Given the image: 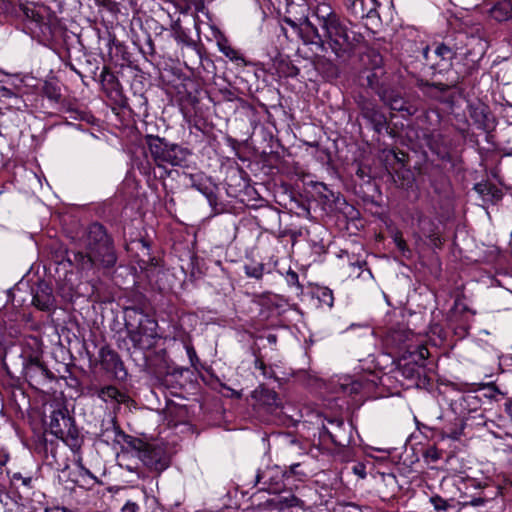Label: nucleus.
<instances>
[{
  "mask_svg": "<svg viewBox=\"0 0 512 512\" xmlns=\"http://www.w3.org/2000/svg\"><path fill=\"white\" fill-rule=\"evenodd\" d=\"M453 49L454 48L448 46V44L445 41L436 46L435 54L441 60L451 62L455 58V55L453 54Z\"/></svg>",
  "mask_w": 512,
  "mask_h": 512,
  "instance_id": "obj_37",
  "label": "nucleus"
},
{
  "mask_svg": "<svg viewBox=\"0 0 512 512\" xmlns=\"http://www.w3.org/2000/svg\"><path fill=\"white\" fill-rule=\"evenodd\" d=\"M394 157L397 162L401 163L402 165H405L408 155L403 151H398V152H394Z\"/></svg>",
  "mask_w": 512,
  "mask_h": 512,
  "instance_id": "obj_53",
  "label": "nucleus"
},
{
  "mask_svg": "<svg viewBox=\"0 0 512 512\" xmlns=\"http://www.w3.org/2000/svg\"><path fill=\"white\" fill-rule=\"evenodd\" d=\"M1 96L4 98H14L16 101L21 100L11 89L6 87H2Z\"/></svg>",
  "mask_w": 512,
  "mask_h": 512,
  "instance_id": "obj_52",
  "label": "nucleus"
},
{
  "mask_svg": "<svg viewBox=\"0 0 512 512\" xmlns=\"http://www.w3.org/2000/svg\"><path fill=\"white\" fill-rule=\"evenodd\" d=\"M424 139L428 148L437 155L441 161H452L451 143L445 135L438 131H432L425 134Z\"/></svg>",
  "mask_w": 512,
  "mask_h": 512,
  "instance_id": "obj_15",
  "label": "nucleus"
},
{
  "mask_svg": "<svg viewBox=\"0 0 512 512\" xmlns=\"http://www.w3.org/2000/svg\"><path fill=\"white\" fill-rule=\"evenodd\" d=\"M349 507L351 508L349 512H364L362 508L357 506L356 504H349Z\"/></svg>",
  "mask_w": 512,
  "mask_h": 512,
  "instance_id": "obj_62",
  "label": "nucleus"
},
{
  "mask_svg": "<svg viewBox=\"0 0 512 512\" xmlns=\"http://www.w3.org/2000/svg\"><path fill=\"white\" fill-rule=\"evenodd\" d=\"M287 472L285 478L295 477L297 480L302 481L309 477V473L301 462L293 463L288 469H284Z\"/></svg>",
  "mask_w": 512,
  "mask_h": 512,
  "instance_id": "obj_33",
  "label": "nucleus"
},
{
  "mask_svg": "<svg viewBox=\"0 0 512 512\" xmlns=\"http://www.w3.org/2000/svg\"><path fill=\"white\" fill-rule=\"evenodd\" d=\"M423 456L427 460L436 462L440 459L441 452L435 446H431L424 451Z\"/></svg>",
  "mask_w": 512,
  "mask_h": 512,
  "instance_id": "obj_46",
  "label": "nucleus"
},
{
  "mask_svg": "<svg viewBox=\"0 0 512 512\" xmlns=\"http://www.w3.org/2000/svg\"><path fill=\"white\" fill-rule=\"evenodd\" d=\"M480 388L488 390V393H485L484 396L489 399H495L497 394L504 395V393L498 388V386L494 382L481 384Z\"/></svg>",
  "mask_w": 512,
  "mask_h": 512,
  "instance_id": "obj_44",
  "label": "nucleus"
},
{
  "mask_svg": "<svg viewBox=\"0 0 512 512\" xmlns=\"http://www.w3.org/2000/svg\"><path fill=\"white\" fill-rule=\"evenodd\" d=\"M430 503L433 505L436 512H446L450 508H453V505L448 500L439 495H433L430 498Z\"/></svg>",
  "mask_w": 512,
  "mask_h": 512,
  "instance_id": "obj_39",
  "label": "nucleus"
},
{
  "mask_svg": "<svg viewBox=\"0 0 512 512\" xmlns=\"http://www.w3.org/2000/svg\"><path fill=\"white\" fill-rule=\"evenodd\" d=\"M80 239L85 251L72 252L67 257L78 271L89 273L95 269L111 270L116 266L118 253L114 237L104 224L98 221L90 223Z\"/></svg>",
  "mask_w": 512,
  "mask_h": 512,
  "instance_id": "obj_2",
  "label": "nucleus"
},
{
  "mask_svg": "<svg viewBox=\"0 0 512 512\" xmlns=\"http://www.w3.org/2000/svg\"><path fill=\"white\" fill-rule=\"evenodd\" d=\"M353 37H355V40H354V47L356 46L357 43H359L361 40H362V36L359 34V35H354Z\"/></svg>",
  "mask_w": 512,
  "mask_h": 512,
  "instance_id": "obj_64",
  "label": "nucleus"
},
{
  "mask_svg": "<svg viewBox=\"0 0 512 512\" xmlns=\"http://www.w3.org/2000/svg\"><path fill=\"white\" fill-rule=\"evenodd\" d=\"M486 503V499L482 497H473L469 502L466 504H469L474 507L482 506Z\"/></svg>",
  "mask_w": 512,
  "mask_h": 512,
  "instance_id": "obj_54",
  "label": "nucleus"
},
{
  "mask_svg": "<svg viewBox=\"0 0 512 512\" xmlns=\"http://www.w3.org/2000/svg\"><path fill=\"white\" fill-rule=\"evenodd\" d=\"M41 93L54 103H60L63 99L61 84L56 79L46 80L42 85Z\"/></svg>",
  "mask_w": 512,
  "mask_h": 512,
  "instance_id": "obj_27",
  "label": "nucleus"
},
{
  "mask_svg": "<svg viewBox=\"0 0 512 512\" xmlns=\"http://www.w3.org/2000/svg\"><path fill=\"white\" fill-rule=\"evenodd\" d=\"M139 459L147 468L158 473L170 466V456L164 448L158 445L148 443L143 452L139 454Z\"/></svg>",
  "mask_w": 512,
  "mask_h": 512,
  "instance_id": "obj_11",
  "label": "nucleus"
},
{
  "mask_svg": "<svg viewBox=\"0 0 512 512\" xmlns=\"http://www.w3.org/2000/svg\"><path fill=\"white\" fill-rule=\"evenodd\" d=\"M49 420L45 421L48 431L61 439L70 447L80 446L79 431L75 426L74 419L69 415L65 407L53 409L49 415Z\"/></svg>",
  "mask_w": 512,
  "mask_h": 512,
  "instance_id": "obj_6",
  "label": "nucleus"
},
{
  "mask_svg": "<svg viewBox=\"0 0 512 512\" xmlns=\"http://www.w3.org/2000/svg\"><path fill=\"white\" fill-rule=\"evenodd\" d=\"M327 425L323 424L321 437H327L335 446L346 447L352 441V426L345 424L343 418L325 417Z\"/></svg>",
  "mask_w": 512,
  "mask_h": 512,
  "instance_id": "obj_9",
  "label": "nucleus"
},
{
  "mask_svg": "<svg viewBox=\"0 0 512 512\" xmlns=\"http://www.w3.org/2000/svg\"><path fill=\"white\" fill-rule=\"evenodd\" d=\"M191 187L202 193L209 201L210 204L216 201V195L207 179L201 174H189Z\"/></svg>",
  "mask_w": 512,
  "mask_h": 512,
  "instance_id": "obj_25",
  "label": "nucleus"
},
{
  "mask_svg": "<svg viewBox=\"0 0 512 512\" xmlns=\"http://www.w3.org/2000/svg\"><path fill=\"white\" fill-rule=\"evenodd\" d=\"M101 437H107L106 442L109 439L113 441H120L119 438L132 450L137 452V456L143 452L146 448L147 444L142 439L131 436L123 432L118 425H116L115 421L110 422V427H108L105 431L100 434Z\"/></svg>",
  "mask_w": 512,
  "mask_h": 512,
  "instance_id": "obj_14",
  "label": "nucleus"
},
{
  "mask_svg": "<svg viewBox=\"0 0 512 512\" xmlns=\"http://www.w3.org/2000/svg\"><path fill=\"white\" fill-rule=\"evenodd\" d=\"M419 368L410 367L409 364L403 367V374L408 378H413L415 376H419Z\"/></svg>",
  "mask_w": 512,
  "mask_h": 512,
  "instance_id": "obj_50",
  "label": "nucleus"
},
{
  "mask_svg": "<svg viewBox=\"0 0 512 512\" xmlns=\"http://www.w3.org/2000/svg\"><path fill=\"white\" fill-rule=\"evenodd\" d=\"M251 397L255 401L254 406L262 408L266 412L272 413L282 405L279 395L265 385H260L256 388L252 392Z\"/></svg>",
  "mask_w": 512,
  "mask_h": 512,
  "instance_id": "obj_16",
  "label": "nucleus"
},
{
  "mask_svg": "<svg viewBox=\"0 0 512 512\" xmlns=\"http://www.w3.org/2000/svg\"><path fill=\"white\" fill-rule=\"evenodd\" d=\"M72 481L78 487L86 490H90L94 485L102 483L97 477H79V474L77 475V478L73 479Z\"/></svg>",
  "mask_w": 512,
  "mask_h": 512,
  "instance_id": "obj_40",
  "label": "nucleus"
},
{
  "mask_svg": "<svg viewBox=\"0 0 512 512\" xmlns=\"http://www.w3.org/2000/svg\"><path fill=\"white\" fill-rule=\"evenodd\" d=\"M355 102L362 117L370 124L382 121V119L386 118L385 114L377 107L376 103L372 99L365 97L364 95H358L355 98Z\"/></svg>",
  "mask_w": 512,
  "mask_h": 512,
  "instance_id": "obj_18",
  "label": "nucleus"
},
{
  "mask_svg": "<svg viewBox=\"0 0 512 512\" xmlns=\"http://www.w3.org/2000/svg\"><path fill=\"white\" fill-rule=\"evenodd\" d=\"M465 37H468L467 34L460 33L455 39L453 40H447L446 43L448 46L455 48L453 49V54L456 56L460 51H462L465 46Z\"/></svg>",
  "mask_w": 512,
  "mask_h": 512,
  "instance_id": "obj_42",
  "label": "nucleus"
},
{
  "mask_svg": "<svg viewBox=\"0 0 512 512\" xmlns=\"http://www.w3.org/2000/svg\"><path fill=\"white\" fill-rule=\"evenodd\" d=\"M148 495L141 493L126 501L121 512H141V505L146 503Z\"/></svg>",
  "mask_w": 512,
  "mask_h": 512,
  "instance_id": "obj_32",
  "label": "nucleus"
},
{
  "mask_svg": "<svg viewBox=\"0 0 512 512\" xmlns=\"http://www.w3.org/2000/svg\"><path fill=\"white\" fill-rule=\"evenodd\" d=\"M308 495H317V492L312 487L300 486L296 487L294 490L284 491L269 502L273 509L280 511L294 508L304 511L310 507Z\"/></svg>",
  "mask_w": 512,
  "mask_h": 512,
  "instance_id": "obj_7",
  "label": "nucleus"
},
{
  "mask_svg": "<svg viewBox=\"0 0 512 512\" xmlns=\"http://www.w3.org/2000/svg\"><path fill=\"white\" fill-rule=\"evenodd\" d=\"M217 45H218V48L219 50L227 57L229 58L231 61H234V62H241V63H244L245 64V59L244 57L239 53L238 50L234 49L230 44H229V41L228 39L221 35L218 39H217Z\"/></svg>",
  "mask_w": 512,
  "mask_h": 512,
  "instance_id": "obj_29",
  "label": "nucleus"
},
{
  "mask_svg": "<svg viewBox=\"0 0 512 512\" xmlns=\"http://www.w3.org/2000/svg\"><path fill=\"white\" fill-rule=\"evenodd\" d=\"M303 13L300 17L291 15L284 17V22L292 28H299L307 36V41L324 45V38L337 57H343L354 50L355 37H350L347 27L330 6L322 4L316 7L312 15L305 14L308 7L301 6ZM291 14V10H288Z\"/></svg>",
  "mask_w": 512,
  "mask_h": 512,
  "instance_id": "obj_1",
  "label": "nucleus"
},
{
  "mask_svg": "<svg viewBox=\"0 0 512 512\" xmlns=\"http://www.w3.org/2000/svg\"><path fill=\"white\" fill-rule=\"evenodd\" d=\"M286 474L287 472L278 465H266L255 471L249 484L253 487L259 486L263 491L278 493Z\"/></svg>",
  "mask_w": 512,
  "mask_h": 512,
  "instance_id": "obj_8",
  "label": "nucleus"
},
{
  "mask_svg": "<svg viewBox=\"0 0 512 512\" xmlns=\"http://www.w3.org/2000/svg\"><path fill=\"white\" fill-rule=\"evenodd\" d=\"M266 338H267V341H268L270 344L275 345V344L277 343V335H276V334H272V333H270V334H268V335H267V337H266Z\"/></svg>",
  "mask_w": 512,
  "mask_h": 512,
  "instance_id": "obj_58",
  "label": "nucleus"
},
{
  "mask_svg": "<svg viewBox=\"0 0 512 512\" xmlns=\"http://www.w3.org/2000/svg\"><path fill=\"white\" fill-rule=\"evenodd\" d=\"M20 9L26 19L35 23L41 41L59 43L64 40L67 31L66 26L48 7H29L22 4Z\"/></svg>",
  "mask_w": 512,
  "mask_h": 512,
  "instance_id": "obj_5",
  "label": "nucleus"
},
{
  "mask_svg": "<svg viewBox=\"0 0 512 512\" xmlns=\"http://www.w3.org/2000/svg\"><path fill=\"white\" fill-rule=\"evenodd\" d=\"M394 243L399 249V251L402 253L403 256H407V254L410 253V249L407 246L406 241L404 240L402 234L400 232H397L394 235Z\"/></svg>",
  "mask_w": 512,
  "mask_h": 512,
  "instance_id": "obj_45",
  "label": "nucleus"
},
{
  "mask_svg": "<svg viewBox=\"0 0 512 512\" xmlns=\"http://www.w3.org/2000/svg\"><path fill=\"white\" fill-rule=\"evenodd\" d=\"M429 356V350L426 346L420 345L411 353L412 361L418 368L424 367L425 361Z\"/></svg>",
  "mask_w": 512,
  "mask_h": 512,
  "instance_id": "obj_36",
  "label": "nucleus"
},
{
  "mask_svg": "<svg viewBox=\"0 0 512 512\" xmlns=\"http://www.w3.org/2000/svg\"><path fill=\"white\" fill-rule=\"evenodd\" d=\"M145 142L155 165L159 169H163L160 178L170 175V171L166 169L165 164L181 168L190 167L189 158L192 156V152L188 148L170 143L165 138L151 134L145 136Z\"/></svg>",
  "mask_w": 512,
  "mask_h": 512,
  "instance_id": "obj_4",
  "label": "nucleus"
},
{
  "mask_svg": "<svg viewBox=\"0 0 512 512\" xmlns=\"http://www.w3.org/2000/svg\"><path fill=\"white\" fill-rule=\"evenodd\" d=\"M379 99L386 105L391 106L396 100L402 97V94L395 89L390 88L388 85L379 92Z\"/></svg>",
  "mask_w": 512,
  "mask_h": 512,
  "instance_id": "obj_34",
  "label": "nucleus"
},
{
  "mask_svg": "<svg viewBox=\"0 0 512 512\" xmlns=\"http://www.w3.org/2000/svg\"><path fill=\"white\" fill-rule=\"evenodd\" d=\"M100 365L103 370L111 374L112 377L124 382L127 380L128 372L119 354L108 346H104L99 351Z\"/></svg>",
  "mask_w": 512,
  "mask_h": 512,
  "instance_id": "obj_10",
  "label": "nucleus"
},
{
  "mask_svg": "<svg viewBox=\"0 0 512 512\" xmlns=\"http://www.w3.org/2000/svg\"><path fill=\"white\" fill-rule=\"evenodd\" d=\"M299 72V69L295 66H291L289 68V72L287 73L288 76H296Z\"/></svg>",
  "mask_w": 512,
  "mask_h": 512,
  "instance_id": "obj_61",
  "label": "nucleus"
},
{
  "mask_svg": "<svg viewBox=\"0 0 512 512\" xmlns=\"http://www.w3.org/2000/svg\"><path fill=\"white\" fill-rule=\"evenodd\" d=\"M91 392L93 395H96L102 401L108 403H117V404H129L133 402L132 398L126 393L119 390L114 385H106L103 387H92Z\"/></svg>",
  "mask_w": 512,
  "mask_h": 512,
  "instance_id": "obj_17",
  "label": "nucleus"
},
{
  "mask_svg": "<svg viewBox=\"0 0 512 512\" xmlns=\"http://www.w3.org/2000/svg\"><path fill=\"white\" fill-rule=\"evenodd\" d=\"M317 298L319 302L328 307H332L334 303V296L331 289L328 287H320L317 289Z\"/></svg>",
  "mask_w": 512,
  "mask_h": 512,
  "instance_id": "obj_38",
  "label": "nucleus"
},
{
  "mask_svg": "<svg viewBox=\"0 0 512 512\" xmlns=\"http://www.w3.org/2000/svg\"><path fill=\"white\" fill-rule=\"evenodd\" d=\"M465 46L467 51L465 57L469 58L472 62L480 60L487 50V42L481 37L468 35L465 37Z\"/></svg>",
  "mask_w": 512,
  "mask_h": 512,
  "instance_id": "obj_20",
  "label": "nucleus"
},
{
  "mask_svg": "<svg viewBox=\"0 0 512 512\" xmlns=\"http://www.w3.org/2000/svg\"><path fill=\"white\" fill-rule=\"evenodd\" d=\"M447 437H449L451 439H454V440H457L460 437V433L454 431V432H451V434L447 435Z\"/></svg>",
  "mask_w": 512,
  "mask_h": 512,
  "instance_id": "obj_63",
  "label": "nucleus"
},
{
  "mask_svg": "<svg viewBox=\"0 0 512 512\" xmlns=\"http://www.w3.org/2000/svg\"><path fill=\"white\" fill-rule=\"evenodd\" d=\"M12 481H21L22 485L30 486L32 481L31 477H23L20 473H14L11 477Z\"/></svg>",
  "mask_w": 512,
  "mask_h": 512,
  "instance_id": "obj_51",
  "label": "nucleus"
},
{
  "mask_svg": "<svg viewBox=\"0 0 512 512\" xmlns=\"http://www.w3.org/2000/svg\"><path fill=\"white\" fill-rule=\"evenodd\" d=\"M385 131L392 138H396L398 136V132L394 128H391L389 125L388 128L385 129Z\"/></svg>",
  "mask_w": 512,
  "mask_h": 512,
  "instance_id": "obj_57",
  "label": "nucleus"
},
{
  "mask_svg": "<svg viewBox=\"0 0 512 512\" xmlns=\"http://www.w3.org/2000/svg\"><path fill=\"white\" fill-rule=\"evenodd\" d=\"M23 374L30 385H40L54 379L53 373L38 357L29 356L23 361Z\"/></svg>",
  "mask_w": 512,
  "mask_h": 512,
  "instance_id": "obj_12",
  "label": "nucleus"
},
{
  "mask_svg": "<svg viewBox=\"0 0 512 512\" xmlns=\"http://www.w3.org/2000/svg\"><path fill=\"white\" fill-rule=\"evenodd\" d=\"M389 108L401 112L403 116H413L418 112L417 105L407 101L403 96L396 100Z\"/></svg>",
  "mask_w": 512,
  "mask_h": 512,
  "instance_id": "obj_31",
  "label": "nucleus"
},
{
  "mask_svg": "<svg viewBox=\"0 0 512 512\" xmlns=\"http://www.w3.org/2000/svg\"><path fill=\"white\" fill-rule=\"evenodd\" d=\"M464 78H465V76H462L461 78L457 77V79L454 81V83L452 85L444 84V83H441V82H439V83H429L428 81L420 80V81L417 82V86L419 88L433 87V88L437 89L438 91H440L441 93H445L448 90H450L451 88L455 87L456 84L461 82Z\"/></svg>",
  "mask_w": 512,
  "mask_h": 512,
  "instance_id": "obj_35",
  "label": "nucleus"
},
{
  "mask_svg": "<svg viewBox=\"0 0 512 512\" xmlns=\"http://www.w3.org/2000/svg\"><path fill=\"white\" fill-rule=\"evenodd\" d=\"M32 304L41 311H51L56 308V298L52 285L44 280L37 281L31 286Z\"/></svg>",
  "mask_w": 512,
  "mask_h": 512,
  "instance_id": "obj_13",
  "label": "nucleus"
},
{
  "mask_svg": "<svg viewBox=\"0 0 512 512\" xmlns=\"http://www.w3.org/2000/svg\"><path fill=\"white\" fill-rule=\"evenodd\" d=\"M371 125L376 133L381 134L386 128H388V121L387 118H384L382 121H377Z\"/></svg>",
  "mask_w": 512,
  "mask_h": 512,
  "instance_id": "obj_49",
  "label": "nucleus"
},
{
  "mask_svg": "<svg viewBox=\"0 0 512 512\" xmlns=\"http://www.w3.org/2000/svg\"><path fill=\"white\" fill-rule=\"evenodd\" d=\"M470 118L478 129L488 132L492 128V121L488 107L482 103L470 104L468 106Z\"/></svg>",
  "mask_w": 512,
  "mask_h": 512,
  "instance_id": "obj_19",
  "label": "nucleus"
},
{
  "mask_svg": "<svg viewBox=\"0 0 512 512\" xmlns=\"http://www.w3.org/2000/svg\"><path fill=\"white\" fill-rule=\"evenodd\" d=\"M344 6L350 15L356 19H363L371 17L372 12H375V7H367L364 0H344Z\"/></svg>",
  "mask_w": 512,
  "mask_h": 512,
  "instance_id": "obj_26",
  "label": "nucleus"
},
{
  "mask_svg": "<svg viewBox=\"0 0 512 512\" xmlns=\"http://www.w3.org/2000/svg\"><path fill=\"white\" fill-rule=\"evenodd\" d=\"M356 175L361 178V179H364L365 177H368V174L366 173V171L364 169H362L361 167H359L356 171Z\"/></svg>",
  "mask_w": 512,
  "mask_h": 512,
  "instance_id": "obj_59",
  "label": "nucleus"
},
{
  "mask_svg": "<svg viewBox=\"0 0 512 512\" xmlns=\"http://www.w3.org/2000/svg\"><path fill=\"white\" fill-rule=\"evenodd\" d=\"M15 10L11 0H0V15H11Z\"/></svg>",
  "mask_w": 512,
  "mask_h": 512,
  "instance_id": "obj_47",
  "label": "nucleus"
},
{
  "mask_svg": "<svg viewBox=\"0 0 512 512\" xmlns=\"http://www.w3.org/2000/svg\"><path fill=\"white\" fill-rule=\"evenodd\" d=\"M474 190L480 195L482 201L487 204H496L503 197L501 189L489 182L475 184Z\"/></svg>",
  "mask_w": 512,
  "mask_h": 512,
  "instance_id": "obj_22",
  "label": "nucleus"
},
{
  "mask_svg": "<svg viewBox=\"0 0 512 512\" xmlns=\"http://www.w3.org/2000/svg\"><path fill=\"white\" fill-rule=\"evenodd\" d=\"M504 410L508 416L512 419V398H508L504 404Z\"/></svg>",
  "mask_w": 512,
  "mask_h": 512,
  "instance_id": "obj_56",
  "label": "nucleus"
},
{
  "mask_svg": "<svg viewBox=\"0 0 512 512\" xmlns=\"http://www.w3.org/2000/svg\"><path fill=\"white\" fill-rule=\"evenodd\" d=\"M366 86L373 90L377 95L387 85L386 71L384 68L364 71Z\"/></svg>",
  "mask_w": 512,
  "mask_h": 512,
  "instance_id": "obj_24",
  "label": "nucleus"
},
{
  "mask_svg": "<svg viewBox=\"0 0 512 512\" xmlns=\"http://www.w3.org/2000/svg\"><path fill=\"white\" fill-rule=\"evenodd\" d=\"M286 281L290 286H296L298 289H301L302 286L299 283V277L298 274L293 271L289 270L286 274Z\"/></svg>",
  "mask_w": 512,
  "mask_h": 512,
  "instance_id": "obj_48",
  "label": "nucleus"
},
{
  "mask_svg": "<svg viewBox=\"0 0 512 512\" xmlns=\"http://www.w3.org/2000/svg\"><path fill=\"white\" fill-rule=\"evenodd\" d=\"M461 405L469 411H476L480 407V398L472 394H467L463 396Z\"/></svg>",
  "mask_w": 512,
  "mask_h": 512,
  "instance_id": "obj_41",
  "label": "nucleus"
},
{
  "mask_svg": "<svg viewBox=\"0 0 512 512\" xmlns=\"http://www.w3.org/2000/svg\"><path fill=\"white\" fill-rule=\"evenodd\" d=\"M78 474H79V477H96L95 475H93L91 473V471L87 468H85L82 464L79 465V470H78Z\"/></svg>",
  "mask_w": 512,
  "mask_h": 512,
  "instance_id": "obj_55",
  "label": "nucleus"
},
{
  "mask_svg": "<svg viewBox=\"0 0 512 512\" xmlns=\"http://www.w3.org/2000/svg\"><path fill=\"white\" fill-rule=\"evenodd\" d=\"M317 194L324 206H327L329 209L338 208L342 204H345V199L341 196L339 192H334L324 183H319L316 186Z\"/></svg>",
  "mask_w": 512,
  "mask_h": 512,
  "instance_id": "obj_21",
  "label": "nucleus"
},
{
  "mask_svg": "<svg viewBox=\"0 0 512 512\" xmlns=\"http://www.w3.org/2000/svg\"><path fill=\"white\" fill-rule=\"evenodd\" d=\"M264 266L263 264H257V265H246L245 266V273L249 277H253L256 279H260L263 276Z\"/></svg>",
  "mask_w": 512,
  "mask_h": 512,
  "instance_id": "obj_43",
  "label": "nucleus"
},
{
  "mask_svg": "<svg viewBox=\"0 0 512 512\" xmlns=\"http://www.w3.org/2000/svg\"><path fill=\"white\" fill-rule=\"evenodd\" d=\"M187 353L189 355L191 362H193V358H197L196 352L193 347H187Z\"/></svg>",
  "mask_w": 512,
  "mask_h": 512,
  "instance_id": "obj_60",
  "label": "nucleus"
},
{
  "mask_svg": "<svg viewBox=\"0 0 512 512\" xmlns=\"http://www.w3.org/2000/svg\"><path fill=\"white\" fill-rule=\"evenodd\" d=\"M148 299L139 296L132 304L124 308L127 336L135 349L149 350L155 347L159 337L158 323L150 314Z\"/></svg>",
  "mask_w": 512,
  "mask_h": 512,
  "instance_id": "obj_3",
  "label": "nucleus"
},
{
  "mask_svg": "<svg viewBox=\"0 0 512 512\" xmlns=\"http://www.w3.org/2000/svg\"><path fill=\"white\" fill-rule=\"evenodd\" d=\"M100 82L103 90L108 96L117 97L121 95V84L116 75L109 69V67H103L100 75Z\"/></svg>",
  "mask_w": 512,
  "mask_h": 512,
  "instance_id": "obj_23",
  "label": "nucleus"
},
{
  "mask_svg": "<svg viewBox=\"0 0 512 512\" xmlns=\"http://www.w3.org/2000/svg\"><path fill=\"white\" fill-rule=\"evenodd\" d=\"M361 61L365 66L364 71L374 70L383 67V58L381 54L376 50H369L364 53L361 57Z\"/></svg>",
  "mask_w": 512,
  "mask_h": 512,
  "instance_id": "obj_30",
  "label": "nucleus"
},
{
  "mask_svg": "<svg viewBox=\"0 0 512 512\" xmlns=\"http://www.w3.org/2000/svg\"><path fill=\"white\" fill-rule=\"evenodd\" d=\"M491 16L502 22L512 19V0H500L491 9Z\"/></svg>",
  "mask_w": 512,
  "mask_h": 512,
  "instance_id": "obj_28",
  "label": "nucleus"
}]
</instances>
